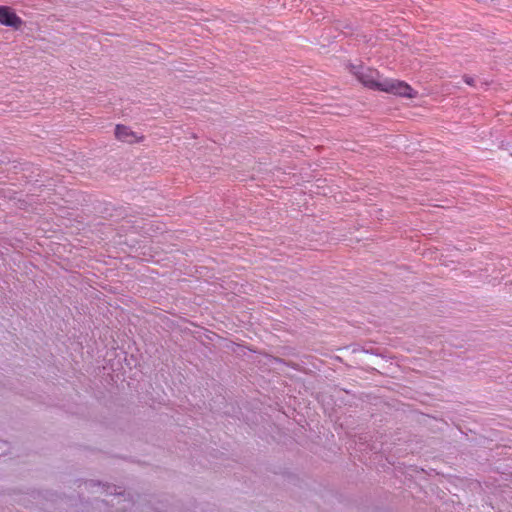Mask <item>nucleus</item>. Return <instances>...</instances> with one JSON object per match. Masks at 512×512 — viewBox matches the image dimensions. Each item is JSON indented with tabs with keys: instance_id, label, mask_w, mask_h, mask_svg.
I'll return each instance as SVG.
<instances>
[{
	"instance_id": "nucleus-1",
	"label": "nucleus",
	"mask_w": 512,
	"mask_h": 512,
	"mask_svg": "<svg viewBox=\"0 0 512 512\" xmlns=\"http://www.w3.org/2000/svg\"><path fill=\"white\" fill-rule=\"evenodd\" d=\"M351 73L368 89L408 99H413L417 96V91L407 82L399 79L385 78L376 69L352 66Z\"/></svg>"
},
{
	"instance_id": "nucleus-2",
	"label": "nucleus",
	"mask_w": 512,
	"mask_h": 512,
	"mask_svg": "<svg viewBox=\"0 0 512 512\" xmlns=\"http://www.w3.org/2000/svg\"><path fill=\"white\" fill-rule=\"evenodd\" d=\"M0 24L19 29L23 21L11 7L0 6Z\"/></svg>"
},
{
	"instance_id": "nucleus-3",
	"label": "nucleus",
	"mask_w": 512,
	"mask_h": 512,
	"mask_svg": "<svg viewBox=\"0 0 512 512\" xmlns=\"http://www.w3.org/2000/svg\"><path fill=\"white\" fill-rule=\"evenodd\" d=\"M115 137L125 143L133 144L143 140V136L124 125H117L115 128Z\"/></svg>"
},
{
	"instance_id": "nucleus-4",
	"label": "nucleus",
	"mask_w": 512,
	"mask_h": 512,
	"mask_svg": "<svg viewBox=\"0 0 512 512\" xmlns=\"http://www.w3.org/2000/svg\"><path fill=\"white\" fill-rule=\"evenodd\" d=\"M466 83L470 85L471 84V79H466Z\"/></svg>"
}]
</instances>
